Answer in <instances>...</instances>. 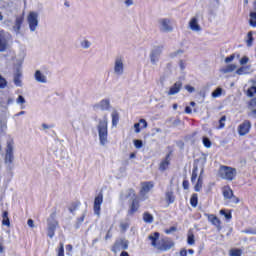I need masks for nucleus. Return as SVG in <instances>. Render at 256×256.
Returning <instances> with one entry per match:
<instances>
[{"mask_svg": "<svg viewBox=\"0 0 256 256\" xmlns=\"http://www.w3.org/2000/svg\"><path fill=\"white\" fill-rule=\"evenodd\" d=\"M147 239L150 242L151 247H155L158 251H169V249H173V247H175V242H173L171 238H161V233L159 232H152L148 235Z\"/></svg>", "mask_w": 256, "mask_h": 256, "instance_id": "f257e3e1", "label": "nucleus"}, {"mask_svg": "<svg viewBox=\"0 0 256 256\" xmlns=\"http://www.w3.org/2000/svg\"><path fill=\"white\" fill-rule=\"evenodd\" d=\"M97 129L100 145H107L109 137L107 116H104L103 119L99 121Z\"/></svg>", "mask_w": 256, "mask_h": 256, "instance_id": "f03ea898", "label": "nucleus"}, {"mask_svg": "<svg viewBox=\"0 0 256 256\" xmlns=\"http://www.w3.org/2000/svg\"><path fill=\"white\" fill-rule=\"evenodd\" d=\"M218 177H220V179H224L225 181H234L235 177H237V169L231 166L220 165Z\"/></svg>", "mask_w": 256, "mask_h": 256, "instance_id": "7ed1b4c3", "label": "nucleus"}, {"mask_svg": "<svg viewBox=\"0 0 256 256\" xmlns=\"http://www.w3.org/2000/svg\"><path fill=\"white\" fill-rule=\"evenodd\" d=\"M129 195H132V197H134V198L130 204V207L128 210V215H135V213H137V211H139V208L141 207V200L135 193L134 189L129 190Z\"/></svg>", "mask_w": 256, "mask_h": 256, "instance_id": "20e7f679", "label": "nucleus"}, {"mask_svg": "<svg viewBox=\"0 0 256 256\" xmlns=\"http://www.w3.org/2000/svg\"><path fill=\"white\" fill-rule=\"evenodd\" d=\"M222 195L224 199H227V201H230V203H234L235 205H237V203L240 201L239 198L235 196L233 189H231V186L229 185L222 188Z\"/></svg>", "mask_w": 256, "mask_h": 256, "instance_id": "39448f33", "label": "nucleus"}, {"mask_svg": "<svg viewBox=\"0 0 256 256\" xmlns=\"http://www.w3.org/2000/svg\"><path fill=\"white\" fill-rule=\"evenodd\" d=\"M27 23L30 31H36L39 25V13L35 11L29 12L27 16Z\"/></svg>", "mask_w": 256, "mask_h": 256, "instance_id": "423d86ee", "label": "nucleus"}, {"mask_svg": "<svg viewBox=\"0 0 256 256\" xmlns=\"http://www.w3.org/2000/svg\"><path fill=\"white\" fill-rule=\"evenodd\" d=\"M56 216L57 212H53L52 214H50V217L51 219H53V221H48V237H50V239H53V237H55V231H57V228L59 227V222L55 220Z\"/></svg>", "mask_w": 256, "mask_h": 256, "instance_id": "0eeeda50", "label": "nucleus"}, {"mask_svg": "<svg viewBox=\"0 0 256 256\" xmlns=\"http://www.w3.org/2000/svg\"><path fill=\"white\" fill-rule=\"evenodd\" d=\"M129 249V240L126 239H118L114 242L111 251L113 253H117L119 251H125Z\"/></svg>", "mask_w": 256, "mask_h": 256, "instance_id": "6e6552de", "label": "nucleus"}, {"mask_svg": "<svg viewBox=\"0 0 256 256\" xmlns=\"http://www.w3.org/2000/svg\"><path fill=\"white\" fill-rule=\"evenodd\" d=\"M101 205H103V192H100L94 199L93 210L98 217L101 216Z\"/></svg>", "mask_w": 256, "mask_h": 256, "instance_id": "1a4fd4ad", "label": "nucleus"}, {"mask_svg": "<svg viewBox=\"0 0 256 256\" xmlns=\"http://www.w3.org/2000/svg\"><path fill=\"white\" fill-rule=\"evenodd\" d=\"M251 131V121L245 120L238 126V134L240 137L247 135Z\"/></svg>", "mask_w": 256, "mask_h": 256, "instance_id": "9d476101", "label": "nucleus"}, {"mask_svg": "<svg viewBox=\"0 0 256 256\" xmlns=\"http://www.w3.org/2000/svg\"><path fill=\"white\" fill-rule=\"evenodd\" d=\"M13 140H8L7 141V146H6V155H5V162L6 163H13Z\"/></svg>", "mask_w": 256, "mask_h": 256, "instance_id": "9b49d317", "label": "nucleus"}, {"mask_svg": "<svg viewBox=\"0 0 256 256\" xmlns=\"http://www.w3.org/2000/svg\"><path fill=\"white\" fill-rule=\"evenodd\" d=\"M155 187V183L153 181H146V182H141V189H140V195L141 197H145L151 189Z\"/></svg>", "mask_w": 256, "mask_h": 256, "instance_id": "f8f14e48", "label": "nucleus"}, {"mask_svg": "<svg viewBox=\"0 0 256 256\" xmlns=\"http://www.w3.org/2000/svg\"><path fill=\"white\" fill-rule=\"evenodd\" d=\"M207 218H208L209 223H211V225L216 227L217 231H221V229H223L221 219H219V217H217V215L208 214Z\"/></svg>", "mask_w": 256, "mask_h": 256, "instance_id": "ddd939ff", "label": "nucleus"}, {"mask_svg": "<svg viewBox=\"0 0 256 256\" xmlns=\"http://www.w3.org/2000/svg\"><path fill=\"white\" fill-rule=\"evenodd\" d=\"M24 22H25V14H21L20 16H17L14 22L13 31H15V33L17 34L21 33V27L23 26Z\"/></svg>", "mask_w": 256, "mask_h": 256, "instance_id": "4468645a", "label": "nucleus"}, {"mask_svg": "<svg viewBox=\"0 0 256 256\" xmlns=\"http://www.w3.org/2000/svg\"><path fill=\"white\" fill-rule=\"evenodd\" d=\"M171 165V153L167 154L165 156V159H163L159 164V171H167L169 169V166Z\"/></svg>", "mask_w": 256, "mask_h": 256, "instance_id": "2eb2a0df", "label": "nucleus"}, {"mask_svg": "<svg viewBox=\"0 0 256 256\" xmlns=\"http://www.w3.org/2000/svg\"><path fill=\"white\" fill-rule=\"evenodd\" d=\"M181 89H183V82L177 81L170 87L169 91L167 92V95H177V93H179Z\"/></svg>", "mask_w": 256, "mask_h": 256, "instance_id": "dca6fc26", "label": "nucleus"}, {"mask_svg": "<svg viewBox=\"0 0 256 256\" xmlns=\"http://www.w3.org/2000/svg\"><path fill=\"white\" fill-rule=\"evenodd\" d=\"M9 45V40L4 32H0V51H6Z\"/></svg>", "mask_w": 256, "mask_h": 256, "instance_id": "f3484780", "label": "nucleus"}, {"mask_svg": "<svg viewBox=\"0 0 256 256\" xmlns=\"http://www.w3.org/2000/svg\"><path fill=\"white\" fill-rule=\"evenodd\" d=\"M114 71L117 75H123V59L117 58L115 60Z\"/></svg>", "mask_w": 256, "mask_h": 256, "instance_id": "a211bd4d", "label": "nucleus"}, {"mask_svg": "<svg viewBox=\"0 0 256 256\" xmlns=\"http://www.w3.org/2000/svg\"><path fill=\"white\" fill-rule=\"evenodd\" d=\"M160 23L163 27V30L166 32V33H169L171 31H173V26H171V20L167 19V18H164V19H161L160 20Z\"/></svg>", "mask_w": 256, "mask_h": 256, "instance_id": "6ab92c4d", "label": "nucleus"}, {"mask_svg": "<svg viewBox=\"0 0 256 256\" xmlns=\"http://www.w3.org/2000/svg\"><path fill=\"white\" fill-rule=\"evenodd\" d=\"M135 133H141V129H147V120L140 119L138 123L134 124Z\"/></svg>", "mask_w": 256, "mask_h": 256, "instance_id": "aec40b11", "label": "nucleus"}, {"mask_svg": "<svg viewBox=\"0 0 256 256\" xmlns=\"http://www.w3.org/2000/svg\"><path fill=\"white\" fill-rule=\"evenodd\" d=\"M165 201L167 205H172V203H175V192H173V190L165 192Z\"/></svg>", "mask_w": 256, "mask_h": 256, "instance_id": "412c9836", "label": "nucleus"}, {"mask_svg": "<svg viewBox=\"0 0 256 256\" xmlns=\"http://www.w3.org/2000/svg\"><path fill=\"white\" fill-rule=\"evenodd\" d=\"M189 27L192 31H201V26L197 22V18L193 17L191 18L189 22Z\"/></svg>", "mask_w": 256, "mask_h": 256, "instance_id": "4be33fe9", "label": "nucleus"}, {"mask_svg": "<svg viewBox=\"0 0 256 256\" xmlns=\"http://www.w3.org/2000/svg\"><path fill=\"white\" fill-rule=\"evenodd\" d=\"M34 77L38 83H47V77H45L39 70L35 72Z\"/></svg>", "mask_w": 256, "mask_h": 256, "instance_id": "5701e85b", "label": "nucleus"}, {"mask_svg": "<svg viewBox=\"0 0 256 256\" xmlns=\"http://www.w3.org/2000/svg\"><path fill=\"white\" fill-rule=\"evenodd\" d=\"M98 107H100L102 111H108V109L111 108V102H109V99H103L100 101Z\"/></svg>", "mask_w": 256, "mask_h": 256, "instance_id": "b1692460", "label": "nucleus"}, {"mask_svg": "<svg viewBox=\"0 0 256 256\" xmlns=\"http://www.w3.org/2000/svg\"><path fill=\"white\" fill-rule=\"evenodd\" d=\"M235 69H237V65H235V64H230V65H227V66L221 68V69H220V72H221V73H224V74L233 73V71H235Z\"/></svg>", "mask_w": 256, "mask_h": 256, "instance_id": "393cba45", "label": "nucleus"}, {"mask_svg": "<svg viewBox=\"0 0 256 256\" xmlns=\"http://www.w3.org/2000/svg\"><path fill=\"white\" fill-rule=\"evenodd\" d=\"M2 217V225H5L6 227H11V221L9 220V212L4 211Z\"/></svg>", "mask_w": 256, "mask_h": 256, "instance_id": "a878e982", "label": "nucleus"}, {"mask_svg": "<svg viewBox=\"0 0 256 256\" xmlns=\"http://www.w3.org/2000/svg\"><path fill=\"white\" fill-rule=\"evenodd\" d=\"M191 207H197L199 205V195L197 193L192 194L190 198Z\"/></svg>", "mask_w": 256, "mask_h": 256, "instance_id": "bb28decb", "label": "nucleus"}, {"mask_svg": "<svg viewBox=\"0 0 256 256\" xmlns=\"http://www.w3.org/2000/svg\"><path fill=\"white\" fill-rule=\"evenodd\" d=\"M198 173H199V166L194 165L192 169L191 183H195V181H197Z\"/></svg>", "mask_w": 256, "mask_h": 256, "instance_id": "cd10ccee", "label": "nucleus"}, {"mask_svg": "<svg viewBox=\"0 0 256 256\" xmlns=\"http://www.w3.org/2000/svg\"><path fill=\"white\" fill-rule=\"evenodd\" d=\"M201 189H203V178L201 176H199L198 180L194 186V191L199 193V191H201Z\"/></svg>", "mask_w": 256, "mask_h": 256, "instance_id": "c85d7f7f", "label": "nucleus"}, {"mask_svg": "<svg viewBox=\"0 0 256 256\" xmlns=\"http://www.w3.org/2000/svg\"><path fill=\"white\" fill-rule=\"evenodd\" d=\"M143 221H144V223H153L154 218H153V216L151 215V213H149V212H144V213H143Z\"/></svg>", "mask_w": 256, "mask_h": 256, "instance_id": "c756f323", "label": "nucleus"}, {"mask_svg": "<svg viewBox=\"0 0 256 256\" xmlns=\"http://www.w3.org/2000/svg\"><path fill=\"white\" fill-rule=\"evenodd\" d=\"M220 215H224V217H225V219H227V221H231V219H233V214L231 213V210H229L227 212V210L221 209Z\"/></svg>", "mask_w": 256, "mask_h": 256, "instance_id": "7c9ffc66", "label": "nucleus"}, {"mask_svg": "<svg viewBox=\"0 0 256 256\" xmlns=\"http://www.w3.org/2000/svg\"><path fill=\"white\" fill-rule=\"evenodd\" d=\"M119 123V113L118 112H113L112 113V125L113 127H117Z\"/></svg>", "mask_w": 256, "mask_h": 256, "instance_id": "2f4dec72", "label": "nucleus"}, {"mask_svg": "<svg viewBox=\"0 0 256 256\" xmlns=\"http://www.w3.org/2000/svg\"><path fill=\"white\" fill-rule=\"evenodd\" d=\"M249 25L251 27H256V12H250Z\"/></svg>", "mask_w": 256, "mask_h": 256, "instance_id": "473e14b6", "label": "nucleus"}, {"mask_svg": "<svg viewBox=\"0 0 256 256\" xmlns=\"http://www.w3.org/2000/svg\"><path fill=\"white\" fill-rule=\"evenodd\" d=\"M57 256H65V246L63 245V242L59 243V247L56 250Z\"/></svg>", "mask_w": 256, "mask_h": 256, "instance_id": "72a5a7b5", "label": "nucleus"}, {"mask_svg": "<svg viewBox=\"0 0 256 256\" xmlns=\"http://www.w3.org/2000/svg\"><path fill=\"white\" fill-rule=\"evenodd\" d=\"M202 143L204 145V147H206V149H210L211 147V140L208 137H203L202 138Z\"/></svg>", "mask_w": 256, "mask_h": 256, "instance_id": "f704fd0d", "label": "nucleus"}, {"mask_svg": "<svg viewBox=\"0 0 256 256\" xmlns=\"http://www.w3.org/2000/svg\"><path fill=\"white\" fill-rule=\"evenodd\" d=\"M221 93H223V89L216 88L215 91L212 92V97H214V99H217V97H221Z\"/></svg>", "mask_w": 256, "mask_h": 256, "instance_id": "c9c22d12", "label": "nucleus"}, {"mask_svg": "<svg viewBox=\"0 0 256 256\" xmlns=\"http://www.w3.org/2000/svg\"><path fill=\"white\" fill-rule=\"evenodd\" d=\"M14 83L17 85V87H21V73H17L14 76Z\"/></svg>", "mask_w": 256, "mask_h": 256, "instance_id": "e433bc0d", "label": "nucleus"}, {"mask_svg": "<svg viewBox=\"0 0 256 256\" xmlns=\"http://www.w3.org/2000/svg\"><path fill=\"white\" fill-rule=\"evenodd\" d=\"M254 95H256V86H252L247 90L248 97H253Z\"/></svg>", "mask_w": 256, "mask_h": 256, "instance_id": "4c0bfd02", "label": "nucleus"}, {"mask_svg": "<svg viewBox=\"0 0 256 256\" xmlns=\"http://www.w3.org/2000/svg\"><path fill=\"white\" fill-rule=\"evenodd\" d=\"M79 205H81V202H74L71 204V207L69 208L70 213H73L74 211H77L79 208Z\"/></svg>", "mask_w": 256, "mask_h": 256, "instance_id": "58836bf2", "label": "nucleus"}, {"mask_svg": "<svg viewBox=\"0 0 256 256\" xmlns=\"http://www.w3.org/2000/svg\"><path fill=\"white\" fill-rule=\"evenodd\" d=\"M225 121H227V116H222L219 120V127L218 129H223L225 127Z\"/></svg>", "mask_w": 256, "mask_h": 256, "instance_id": "ea45409f", "label": "nucleus"}, {"mask_svg": "<svg viewBox=\"0 0 256 256\" xmlns=\"http://www.w3.org/2000/svg\"><path fill=\"white\" fill-rule=\"evenodd\" d=\"M242 253L241 249H232L230 251V256H241Z\"/></svg>", "mask_w": 256, "mask_h": 256, "instance_id": "a19ab883", "label": "nucleus"}, {"mask_svg": "<svg viewBox=\"0 0 256 256\" xmlns=\"http://www.w3.org/2000/svg\"><path fill=\"white\" fill-rule=\"evenodd\" d=\"M188 245H195V235L189 234L187 238Z\"/></svg>", "mask_w": 256, "mask_h": 256, "instance_id": "79ce46f5", "label": "nucleus"}, {"mask_svg": "<svg viewBox=\"0 0 256 256\" xmlns=\"http://www.w3.org/2000/svg\"><path fill=\"white\" fill-rule=\"evenodd\" d=\"M83 221H85V214L77 218L76 229H79V227H81V223H83Z\"/></svg>", "mask_w": 256, "mask_h": 256, "instance_id": "37998d69", "label": "nucleus"}, {"mask_svg": "<svg viewBox=\"0 0 256 256\" xmlns=\"http://www.w3.org/2000/svg\"><path fill=\"white\" fill-rule=\"evenodd\" d=\"M7 87V80L0 75V89H5Z\"/></svg>", "mask_w": 256, "mask_h": 256, "instance_id": "c03bdc74", "label": "nucleus"}, {"mask_svg": "<svg viewBox=\"0 0 256 256\" xmlns=\"http://www.w3.org/2000/svg\"><path fill=\"white\" fill-rule=\"evenodd\" d=\"M247 45L248 47H251V45H253V32H248Z\"/></svg>", "mask_w": 256, "mask_h": 256, "instance_id": "a18cd8bd", "label": "nucleus"}, {"mask_svg": "<svg viewBox=\"0 0 256 256\" xmlns=\"http://www.w3.org/2000/svg\"><path fill=\"white\" fill-rule=\"evenodd\" d=\"M134 147H136V149H141V147H143V141L142 140H134Z\"/></svg>", "mask_w": 256, "mask_h": 256, "instance_id": "49530a36", "label": "nucleus"}, {"mask_svg": "<svg viewBox=\"0 0 256 256\" xmlns=\"http://www.w3.org/2000/svg\"><path fill=\"white\" fill-rule=\"evenodd\" d=\"M175 231H177V227L171 226L170 228L166 229L164 233H166V235H170V233H173Z\"/></svg>", "mask_w": 256, "mask_h": 256, "instance_id": "de8ad7c7", "label": "nucleus"}, {"mask_svg": "<svg viewBox=\"0 0 256 256\" xmlns=\"http://www.w3.org/2000/svg\"><path fill=\"white\" fill-rule=\"evenodd\" d=\"M247 63H249V57L243 56V57L240 59V65H247Z\"/></svg>", "mask_w": 256, "mask_h": 256, "instance_id": "09e8293b", "label": "nucleus"}, {"mask_svg": "<svg viewBox=\"0 0 256 256\" xmlns=\"http://www.w3.org/2000/svg\"><path fill=\"white\" fill-rule=\"evenodd\" d=\"M184 89H186V91H188V93H195V87H193L191 85H185Z\"/></svg>", "mask_w": 256, "mask_h": 256, "instance_id": "8fccbe9b", "label": "nucleus"}, {"mask_svg": "<svg viewBox=\"0 0 256 256\" xmlns=\"http://www.w3.org/2000/svg\"><path fill=\"white\" fill-rule=\"evenodd\" d=\"M235 59V54H231L230 56L225 58V63H231Z\"/></svg>", "mask_w": 256, "mask_h": 256, "instance_id": "3c124183", "label": "nucleus"}, {"mask_svg": "<svg viewBox=\"0 0 256 256\" xmlns=\"http://www.w3.org/2000/svg\"><path fill=\"white\" fill-rule=\"evenodd\" d=\"M249 107H256V97L248 102Z\"/></svg>", "mask_w": 256, "mask_h": 256, "instance_id": "603ef678", "label": "nucleus"}, {"mask_svg": "<svg viewBox=\"0 0 256 256\" xmlns=\"http://www.w3.org/2000/svg\"><path fill=\"white\" fill-rule=\"evenodd\" d=\"M16 102L23 105L25 103V98L23 96L19 95Z\"/></svg>", "mask_w": 256, "mask_h": 256, "instance_id": "864d4df0", "label": "nucleus"}, {"mask_svg": "<svg viewBox=\"0 0 256 256\" xmlns=\"http://www.w3.org/2000/svg\"><path fill=\"white\" fill-rule=\"evenodd\" d=\"M120 228H121L123 231H127V229H129V223H121V224H120Z\"/></svg>", "mask_w": 256, "mask_h": 256, "instance_id": "5fc2aeb1", "label": "nucleus"}, {"mask_svg": "<svg viewBox=\"0 0 256 256\" xmlns=\"http://www.w3.org/2000/svg\"><path fill=\"white\" fill-rule=\"evenodd\" d=\"M182 187L185 190L189 189V180H183Z\"/></svg>", "mask_w": 256, "mask_h": 256, "instance_id": "6e6d98bb", "label": "nucleus"}, {"mask_svg": "<svg viewBox=\"0 0 256 256\" xmlns=\"http://www.w3.org/2000/svg\"><path fill=\"white\" fill-rule=\"evenodd\" d=\"M243 73H245V68L244 67H240L236 70L237 75H243Z\"/></svg>", "mask_w": 256, "mask_h": 256, "instance_id": "4d7b16f0", "label": "nucleus"}, {"mask_svg": "<svg viewBox=\"0 0 256 256\" xmlns=\"http://www.w3.org/2000/svg\"><path fill=\"white\" fill-rule=\"evenodd\" d=\"M244 233H247L248 235H256V230L247 229V230L244 231Z\"/></svg>", "mask_w": 256, "mask_h": 256, "instance_id": "13d9d810", "label": "nucleus"}, {"mask_svg": "<svg viewBox=\"0 0 256 256\" xmlns=\"http://www.w3.org/2000/svg\"><path fill=\"white\" fill-rule=\"evenodd\" d=\"M91 43H89V41L85 40L84 42H82V47H84V49H89Z\"/></svg>", "mask_w": 256, "mask_h": 256, "instance_id": "bf43d9fd", "label": "nucleus"}, {"mask_svg": "<svg viewBox=\"0 0 256 256\" xmlns=\"http://www.w3.org/2000/svg\"><path fill=\"white\" fill-rule=\"evenodd\" d=\"M184 111L187 115H191V113H193V109L189 106H186Z\"/></svg>", "mask_w": 256, "mask_h": 256, "instance_id": "052dcab7", "label": "nucleus"}, {"mask_svg": "<svg viewBox=\"0 0 256 256\" xmlns=\"http://www.w3.org/2000/svg\"><path fill=\"white\" fill-rule=\"evenodd\" d=\"M150 59H151L152 63H156V61H157V56L155 55V53H152V54H151Z\"/></svg>", "mask_w": 256, "mask_h": 256, "instance_id": "680f3d73", "label": "nucleus"}, {"mask_svg": "<svg viewBox=\"0 0 256 256\" xmlns=\"http://www.w3.org/2000/svg\"><path fill=\"white\" fill-rule=\"evenodd\" d=\"M66 251H69V252L73 251V245L71 244L66 245Z\"/></svg>", "mask_w": 256, "mask_h": 256, "instance_id": "e2e57ef3", "label": "nucleus"}, {"mask_svg": "<svg viewBox=\"0 0 256 256\" xmlns=\"http://www.w3.org/2000/svg\"><path fill=\"white\" fill-rule=\"evenodd\" d=\"M180 256H187V250L186 249L180 250Z\"/></svg>", "mask_w": 256, "mask_h": 256, "instance_id": "0e129e2a", "label": "nucleus"}, {"mask_svg": "<svg viewBox=\"0 0 256 256\" xmlns=\"http://www.w3.org/2000/svg\"><path fill=\"white\" fill-rule=\"evenodd\" d=\"M27 223L29 227H34L33 219H29Z\"/></svg>", "mask_w": 256, "mask_h": 256, "instance_id": "69168bd1", "label": "nucleus"}, {"mask_svg": "<svg viewBox=\"0 0 256 256\" xmlns=\"http://www.w3.org/2000/svg\"><path fill=\"white\" fill-rule=\"evenodd\" d=\"M120 256H130V255H129V252H127V251H122V252L120 253Z\"/></svg>", "mask_w": 256, "mask_h": 256, "instance_id": "338daca9", "label": "nucleus"}, {"mask_svg": "<svg viewBox=\"0 0 256 256\" xmlns=\"http://www.w3.org/2000/svg\"><path fill=\"white\" fill-rule=\"evenodd\" d=\"M125 4L129 7V5H133V0H126Z\"/></svg>", "mask_w": 256, "mask_h": 256, "instance_id": "774afa93", "label": "nucleus"}]
</instances>
